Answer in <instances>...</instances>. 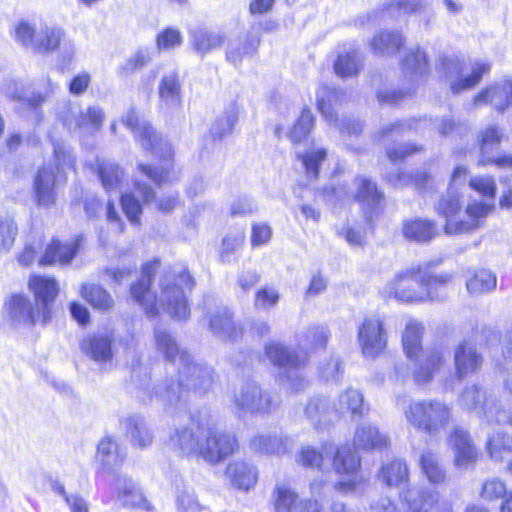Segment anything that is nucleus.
<instances>
[{"mask_svg": "<svg viewBox=\"0 0 512 512\" xmlns=\"http://www.w3.org/2000/svg\"><path fill=\"white\" fill-rule=\"evenodd\" d=\"M156 349L165 360L172 365H178V379L175 385L172 379L158 385L154 398L166 410L177 407L189 390L206 392L213 383L212 369L206 365L195 363L192 357L178 345L175 337L165 327L154 328Z\"/></svg>", "mask_w": 512, "mask_h": 512, "instance_id": "f257e3e1", "label": "nucleus"}, {"mask_svg": "<svg viewBox=\"0 0 512 512\" xmlns=\"http://www.w3.org/2000/svg\"><path fill=\"white\" fill-rule=\"evenodd\" d=\"M158 266V260L144 264L141 278L136 285L130 288V293L149 317L158 314L157 302H159L163 310L172 318L187 320L190 317V308L186 292L193 289L194 279L184 265H174L161 276L159 282L160 294L156 297L150 291V286Z\"/></svg>", "mask_w": 512, "mask_h": 512, "instance_id": "f03ea898", "label": "nucleus"}, {"mask_svg": "<svg viewBox=\"0 0 512 512\" xmlns=\"http://www.w3.org/2000/svg\"><path fill=\"white\" fill-rule=\"evenodd\" d=\"M449 273L433 274L418 265L397 273L383 288V294L400 302L413 303L438 300L437 290L452 281Z\"/></svg>", "mask_w": 512, "mask_h": 512, "instance_id": "7ed1b4c3", "label": "nucleus"}, {"mask_svg": "<svg viewBox=\"0 0 512 512\" xmlns=\"http://www.w3.org/2000/svg\"><path fill=\"white\" fill-rule=\"evenodd\" d=\"M75 157L64 143H53V159L41 166L33 179V198L40 207L54 206L58 189L67 182V169L75 166Z\"/></svg>", "mask_w": 512, "mask_h": 512, "instance_id": "20e7f679", "label": "nucleus"}, {"mask_svg": "<svg viewBox=\"0 0 512 512\" xmlns=\"http://www.w3.org/2000/svg\"><path fill=\"white\" fill-rule=\"evenodd\" d=\"M14 39L24 47L41 55H49L61 48L64 60H71L75 51L73 40L66 39L64 29L54 23L41 21L38 25L20 21L14 28Z\"/></svg>", "mask_w": 512, "mask_h": 512, "instance_id": "39448f33", "label": "nucleus"}, {"mask_svg": "<svg viewBox=\"0 0 512 512\" xmlns=\"http://www.w3.org/2000/svg\"><path fill=\"white\" fill-rule=\"evenodd\" d=\"M300 461L304 466L320 469L331 464L337 474L348 477L346 481H339L336 488L345 493L355 489L360 458L348 445L338 447L334 443H325L321 451L307 446L300 452Z\"/></svg>", "mask_w": 512, "mask_h": 512, "instance_id": "423d86ee", "label": "nucleus"}, {"mask_svg": "<svg viewBox=\"0 0 512 512\" xmlns=\"http://www.w3.org/2000/svg\"><path fill=\"white\" fill-rule=\"evenodd\" d=\"M132 125L133 118L130 115V128H132L136 142L143 150L151 152L152 155L165 161V166L161 168L140 164L138 170L159 186L175 179L178 173L171 161L174 154L172 145L148 121L136 119L135 126L132 127Z\"/></svg>", "mask_w": 512, "mask_h": 512, "instance_id": "0eeeda50", "label": "nucleus"}, {"mask_svg": "<svg viewBox=\"0 0 512 512\" xmlns=\"http://www.w3.org/2000/svg\"><path fill=\"white\" fill-rule=\"evenodd\" d=\"M494 205L478 200L469 201L465 208V219L458 220L461 211V195L449 186L436 206L437 213L446 218L445 233L448 235L468 233L483 226L484 219L494 210Z\"/></svg>", "mask_w": 512, "mask_h": 512, "instance_id": "6e6552de", "label": "nucleus"}, {"mask_svg": "<svg viewBox=\"0 0 512 512\" xmlns=\"http://www.w3.org/2000/svg\"><path fill=\"white\" fill-rule=\"evenodd\" d=\"M423 325L416 321L407 322L402 335V345L406 356L415 362L413 377L417 384L429 383L444 363V353L441 347L423 350Z\"/></svg>", "mask_w": 512, "mask_h": 512, "instance_id": "1a4fd4ad", "label": "nucleus"}, {"mask_svg": "<svg viewBox=\"0 0 512 512\" xmlns=\"http://www.w3.org/2000/svg\"><path fill=\"white\" fill-rule=\"evenodd\" d=\"M326 200L331 204L344 202L353 198L361 206L364 220L371 225L382 211L384 194L380 192L374 181L366 177H356L353 188L349 191L346 186L339 185L325 190Z\"/></svg>", "mask_w": 512, "mask_h": 512, "instance_id": "9d476101", "label": "nucleus"}, {"mask_svg": "<svg viewBox=\"0 0 512 512\" xmlns=\"http://www.w3.org/2000/svg\"><path fill=\"white\" fill-rule=\"evenodd\" d=\"M406 421L429 435L437 437L451 420L450 407L439 400L411 401L404 409Z\"/></svg>", "mask_w": 512, "mask_h": 512, "instance_id": "9b49d317", "label": "nucleus"}, {"mask_svg": "<svg viewBox=\"0 0 512 512\" xmlns=\"http://www.w3.org/2000/svg\"><path fill=\"white\" fill-rule=\"evenodd\" d=\"M265 354L273 365L279 368L282 381L291 392L298 393L305 389L308 382L302 375L301 368L306 364V355H300L275 342L265 346Z\"/></svg>", "mask_w": 512, "mask_h": 512, "instance_id": "f8f14e48", "label": "nucleus"}, {"mask_svg": "<svg viewBox=\"0 0 512 512\" xmlns=\"http://www.w3.org/2000/svg\"><path fill=\"white\" fill-rule=\"evenodd\" d=\"M233 404L239 416L244 414L270 415L281 404L278 393L262 390L255 381L244 382L233 396Z\"/></svg>", "mask_w": 512, "mask_h": 512, "instance_id": "ddd939ff", "label": "nucleus"}, {"mask_svg": "<svg viewBox=\"0 0 512 512\" xmlns=\"http://www.w3.org/2000/svg\"><path fill=\"white\" fill-rule=\"evenodd\" d=\"M463 408L477 415L488 424H500L506 417V409L492 394H487L477 385L467 386L459 398Z\"/></svg>", "mask_w": 512, "mask_h": 512, "instance_id": "4468645a", "label": "nucleus"}, {"mask_svg": "<svg viewBox=\"0 0 512 512\" xmlns=\"http://www.w3.org/2000/svg\"><path fill=\"white\" fill-rule=\"evenodd\" d=\"M199 431L203 437L200 456L209 463L217 464L225 460L238 448L236 437L221 430L214 422L207 421Z\"/></svg>", "mask_w": 512, "mask_h": 512, "instance_id": "2eb2a0df", "label": "nucleus"}, {"mask_svg": "<svg viewBox=\"0 0 512 512\" xmlns=\"http://www.w3.org/2000/svg\"><path fill=\"white\" fill-rule=\"evenodd\" d=\"M97 461L101 465V471L111 478V484L118 493V501L121 505L127 504V491L125 480H120V470L125 459L121 453L119 443L112 437L101 439L97 447Z\"/></svg>", "mask_w": 512, "mask_h": 512, "instance_id": "dca6fc26", "label": "nucleus"}, {"mask_svg": "<svg viewBox=\"0 0 512 512\" xmlns=\"http://www.w3.org/2000/svg\"><path fill=\"white\" fill-rule=\"evenodd\" d=\"M59 120L71 133L84 135L98 132L105 119V113L99 106H89L85 110L67 103L58 114Z\"/></svg>", "mask_w": 512, "mask_h": 512, "instance_id": "f3484780", "label": "nucleus"}, {"mask_svg": "<svg viewBox=\"0 0 512 512\" xmlns=\"http://www.w3.org/2000/svg\"><path fill=\"white\" fill-rule=\"evenodd\" d=\"M346 99V93L328 85H321L316 93L317 107L329 123L337 124L343 135H357L361 133L363 125L360 121L350 118L341 119L339 124L334 109Z\"/></svg>", "mask_w": 512, "mask_h": 512, "instance_id": "a211bd4d", "label": "nucleus"}, {"mask_svg": "<svg viewBox=\"0 0 512 512\" xmlns=\"http://www.w3.org/2000/svg\"><path fill=\"white\" fill-rule=\"evenodd\" d=\"M435 500V495L422 491L418 486L410 487L400 493L401 511L397 504L387 496H380L370 504V512H427L425 507Z\"/></svg>", "mask_w": 512, "mask_h": 512, "instance_id": "6ab92c4d", "label": "nucleus"}, {"mask_svg": "<svg viewBox=\"0 0 512 512\" xmlns=\"http://www.w3.org/2000/svg\"><path fill=\"white\" fill-rule=\"evenodd\" d=\"M272 26L270 22L254 24L246 33L229 39L225 50L226 60L238 67L244 59L253 57L261 43V31L270 30Z\"/></svg>", "mask_w": 512, "mask_h": 512, "instance_id": "aec40b11", "label": "nucleus"}, {"mask_svg": "<svg viewBox=\"0 0 512 512\" xmlns=\"http://www.w3.org/2000/svg\"><path fill=\"white\" fill-rule=\"evenodd\" d=\"M441 66L447 80L450 82V89L455 94L476 86L482 76L489 73L491 69L488 62L478 61L473 65L471 74L460 77L461 65L456 57H442Z\"/></svg>", "mask_w": 512, "mask_h": 512, "instance_id": "412c9836", "label": "nucleus"}, {"mask_svg": "<svg viewBox=\"0 0 512 512\" xmlns=\"http://www.w3.org/2000/svg\"><path fill=\"white\" fill-rule=\"evenodd\" d=\"M358 340L365 356L374 357L382 352L387 345L383 318L379 315L365 317L358 329Z\"/></svg>", "mask_w": 512, "mask_h": 512, "instance_id": "4be33fe9", "label": "nucleus"}, {"mask_svg": "<svg viewBox=\"0 0 512 512\" xmlns=\"http://www.w3.org/2000/svg\"><path fill=\"white\" fill-rule=\"evenodd\" d=\"M47 83L48 87L43 94L38 92L27 95L23 83L12 79H5L0 84V93L22 105H26L28 108L37 110L58 89V84L51 79H48Z\"/></svg>", "mask_w": 512, "mask_h": 512, "instance_id": "5701e85b", "label": "nucleus"}, {"mask_svg": "<svg viewBox=\"0 0 512 512\" xmlns=\"http://www.w3.org/2000/svg\"><path fill=\"white\" fill-rule=\"evenodd\" d=\"M28 286L40 309L42 324H46L51 319L50 305L57 296L58 283L53 277L33 275L29 279Z\"/></svg>", "mask_w": 512, "mask_h": 512, "instance_id": "b1692460", "label": "nucleus"}, {"mask_svg": "<svg viewBox=\"0 0 512 512\" xmlns=\"http://www.w3.org/2000/svg\"><path fill=\"white\" fill-rule=\"evenodd\" d=\"M454 452V463L460 469H468L478 459V451L467 431L456 427L449 437Z\"/></svg>", "mask_w": 512, "mask_h": 512, "instance_id": "393cba45", "label": "nucleus"}, {"mask_svg": "<svg viewBox=\"0 0 512 512\" xmlns=\"http://www.w3.org/2000/svg\"><path fill=\"white\" fill-rule=\"evenodd\" d=\"M201 427H205V423H198L195 429L192 427L176 428L169 437V445L182 455L200 456L203 439L199 431Z\"/></svg>", "mask_w": 512, "mask_h": 512, "instance_id": "a878e982", "label": "nucleus"}, {"mask_svg": "<svg viewBox=\"0 0 512 512\" xmlns=\"http://www.w3.org/2000/svg\"><path fill=\"white\" fill-rule=\"evenodd\" d=\"M112 333H94L85 336L80 342V350L91 360L106 364L113 358Z\"/></svg>", "mask_w": 512, "mask_h": 512, "instance_id": "bb28decb", "label": "nucleus"}, {"mask_svg": "<svg viewBox=\"0 0 512 512\" xmlns=\"http://www.w3.org/2000/svg\"><path fill=\"white\" fill-rule=\"evenodd\" d=\"M209 328L222 341H236L242 336V329L233 320V315L227 307L217 306L209 313Z\"/></svg>", "mask_w": 512, "mask_h": 512, "instance_id": "cd10ccee", "label": "nucleus"}, {"mask_svg": "<svg viewBox=\"0 0 512 512\" xmlns=\"http://www.w3.org/2000/svg\"><path fill=\"white\" fill-rule=\"evenodd\" d=\"M81 242V236H77L65 242L53 240L47 246L43 256L39 259V265H69L78 253Z\"/></svg>", "mask_w": 512, "mask_h": 512, "instance_id": "c85d7f7f", "label": "nucleus"}, {"mask_svg": "<svg viewBox=\"0 0 512 512\" xmlns=\"http://www.w3.org/2000/svg\"><path fill=\"white\" fill-rule=\"evenodd\" d=\"M293 446L292 439L285 434L257 433L251 437L249 448L258 454L281 456Z\"/></svg>", "mask_w": 512, "mask_h": 512, "instance_id": "c756f323", "label": "nucleus"}, {"mask_svg": "<svg viewBox=\"0 0 512 512\" xmlns=\"http://www.w3.org/2000/svg\"><path fill=\"white\" fill-rule=\"evenodd\" d=\"M482 365V356L471 341L460 342L454 350L455 374L458 379L475 373Z\"/></svg>", "mask_w": 512, "mask_h": 512, "instance_id": "7c9ffc66", "label": "nucleus"}, {"mask_svg": "<svg viewBox=\"0 0 512 512\" xmlns=\"http://www.w3.org/2000/svg\"><path fill=\"white\" fill-rule=\"evenodd\" d=\"M491 104L494 108L503 112L512 105V81L504 80L493 86L487 87L474 97V105Z\"/></svg>", "mask_w": 512, "mask_h": 512, "instance_id": "2f4dec72", "label": "nucleus"}, {"mask_svg": "<svg viewBox=\"0 0 512 512\" xmlns=\"http://www.w3.org/2000/svg\"><path fill=\"white\" fill-rule=\"evenodd\" d=\"M9 310V318L18 324L35 325L42 323L40 309L33 307L31 301L22 295H13L6 303Z\"/></svg>", "mask_w": 512, "mask_h": 512, "instance_id": "473e14b6", "label": "nucleus"}, {"mask_svg": "<svg viewBox=\"0 0 512 512\" xmlns=\"http://www.w3.org/2000/svg\"><path fill=\"white\" fill-rule=\"evenodd\" d=\"M402 234L408 241L427 243L433 240L439 234V231L433 220L411 218L403 222Z\"/></svg>", "mask_w": 512, "mask_h": 512, "instance_id": "72a5a7b5", "label": "nucleus"}, {"mask_svg": "<svg viewBox=\"0 0 512 512\" xmlns=\"http://www.w3.org/2000/svg\"><path fill=\"white\" fill-rule=\"evenodd\" d=\"M160 106L166 109H175L182 102V86L178 73L175 71L162 76L158 86Z\"/></svg>", "mask_w": 512, "mask_h": 512, "instance_id": "f704fd0d", "label": "nucleus"}, {"mask_svg": "<svg viewBox=\"0 0 512 512\" xmlns=\"http://www.w3.org/2000/svg\"><path fill=\"white\" fill-rule=\"evenodd\" d=\"M226 476L231 484L239 490L248 491L254 487L258 479V471L248 462L237 460L226 468Z\"/></svg>", "mask_w": 512, "mask_h": 512, "instance_id": "c9c22d12", "label": "nucleus"}, {"mask_svg": "<svg viewBox=\"0 0 512 512\" xmlns=\"http://www.w3.org/2000/svg\"><path fill=\"white\" fill-rule=\"evenodd\" d=\"M387 442V436L369 423L357 426L353 438L354 447L365 451L380 450L386 447Z\"/></svg>", "mask_w": 512, "mask_h": 512, "instance_id": "e433bc0d", "label": "nucleus"}, {"mask_svg": "<svg viewBox=\"0 0 512 512\" xmlns=\"http://www.w3.org/2000/svg\"><path fill=\"white\" fill-rule=\"evenodd\" d=\"M303 499V497H300L294 489L285 483L276 484L271 494L274 512H295Z\"/></svg>", "mask_w": 512, "mask_h": 512, "instance_id": "4c0bfd02", "label": "nucleus"}, {"mask_svg": "<svg viewBox=\"0 0 512 512\" xmlns=\"http://www.w3.org/2000/svg\"><path fill=\"white\" fill-rule=\"evenodd\" d=\"M466 289L471 295L489 293L496 288V275L490 270L474 269L466 274Z\"/></svg>", "mask_w": 512, "mask_h": 512, "instance_id": "58836bf2", "label": "nucleus"}, {"mask_svg": "<svg viewBox=\"0 0 512 512\" xmlns=\"http://www.w3.org/2000/svg\"><path fill=\"white\" fill-rule=\"evenodd\" d=\"M225 34L198 28L191 31V45L198 54L205 55L219 48L225 41Z\"/></svg>", "mask_w": 512, "mask_h": 512, "instance_id": "ea45409f", "label": "nucleus"}, {"mask_svg": "<svg viewBox=\"0 0 512 512\" xmlns=\"http://www.w3.org/2000/svg\"><path fill=\"white\" fill-rule=\"evenodd\" d=\"M332 413L328 399L322 396L311 398L305 407V416L316 429L325 428L331 421Z\"/></svg>", "mask_w": 512, "mask_h": 512, "instance_id": "a19ab883", "label": "nucleus"}, {"mask_svg": "<svg viewBox=\"0 0 512 512\" xmlns=\"http://www.w3.org/2000/svg\"><path fill=\"white\" fill-rule=\"evenodd\" d=\"M363 65L359 51L353 48L343 49L334 62V71L341 78L356 76Z\"/></svg>", "mask_w": 512, "mask_h": 512, "instance_id": "79ce46f5", "label": "nucleus"}, {"mask_svg": "<svg viewBox=\"0 0 512 512\" xmlns=\"http://www.w3.org/2000/svg\"><path fill=\"white\" fill-rule=\"evenodd\" d=\"M379 479L388 487H400L409 480L407 464L399 459L392 460L382 466Z\"/></svg>", "mask_w": 512, "mask_h": 512, "instance_id": "37998d69", "label": "nucleus"}, {"mask_svg": "<svg viewBox=\"0 0 512 512\" xmlns=\"http://www.w3.org/2000/svg\"><path fill=\"white\" fill-rule=\"evenodd\" d=\"M404 44V38L399 31H383L376 34L371 43V49L378 55H394Z\"/></svg>", "mask_w": 512, "mask_h": 512, "instance_id": "c03bdc74", "label": "nucleus"}, {"mask_svg": "<svg viewBox=\"0 0 512 512\" xmlns=\"http://www.w3.org/2000/svg\"><path fill=\"white\" fill-rule=\"evenodd\" d=\"M402 70L411 81L425 76L429 72L426 53L419 48L411 49L402 61Z\"/></svg>", "mask_w": 512, "mask_h": 512, "instance_id": "a18cd8bd", "label": "nucleus"}, {"mask_svg": "<svg viewBox=\"0 0 512 512\" xmlns=\"http://www.w3.org/2000/svg\"><path fill=\"white\" fill-rule=\"evenodd\" d=\"M238 111V105L232 102L225 108L223 114L217 117L210 129V134L214 139H222L232 133L238 120Z\"/></svg>", "mask_w": 512, "mask_h": 512, "instance_id": "49530a36", "label": "nucleus"}, {"mask_svg": "<svg viewBox=\"0 0 512 512\" xmlns=\"http://www.w3.org/2000/svg\"><path fill=\"white\" fill-rule=\"evenodd\" d=\"M330 333L325 326L309 327L298 340V346L301 350L314 351L323 349L329 339Z\"/></svg>", "mask_w": 512, "mask_h": 512, "instance_id": "de8ad7c7", "label": "nucleus"}, {"mask_svg": "<svg viewBox=\"0 0 512 512\" xmlns=\"http://www.w3.org/2000/svg\"><path fill=\"white\" fill-rule=\"evenodd\" d=\"M82 297L95 309L106 311L113 307L114 300L111 295L96 284H85L81 288Z\"/></svg>", "mask_w": 512, "mask_h": 512, "instance_id": "09e8293b", "label": "nucleus"}, {"mask_svg": "<svg viewBox=\"0 0 512 512\" xmlns=\"http://www.w3.org/2000/svg\"><path fill=\"white\" fill-rule=\"evenodd\" d=\"M487 449L491 459L503 461L506 456L512 454V435L500 431L490 434Z\"/></svg>", "mask_w": 512, "mask_h": 512, "instance_id": "8fccbe9b", "label": "nucleus"}, {"mask_svg": "<svg viewBox=\"0 0 512 512\" xmlns=\"http://www.w3.org/2000/svg\"><path fill=\"white\" fill-rule=\"evenodd\" d=\"M99 178L106 192L118 191L125 172L114 162H103L98 170Z\"/></svg>", "mask_w": 512, "mask_h": 512, "instance_id": "3c124183", "label": "nucleus"}, {"mask_svg": "<svg viewBox=\"0 0 512 512\" xmlns=\"http://www.w3.org/2000/svg\"><path fill=\"white\" fill-rule=\"evenodd\" d=\"M153 442V433L147 422L141 417L130 420V445L146 448Z\"/></svg>", "mask_w": 512, "mask_h": 512, "instance_id": "603ef678", "label": "nucleus"}, {"mask_svg": "<svg viewBox=\"0 0 512 512\" xmlns=\"http://www.w3.org/2000/svg\"><path fill=\"white\" fill-rule=\"evenodd\" d=\"M338 409L349 411L353 416L362 417L368 409L363 404V395L356 389L348 388L339 396Z\"/></svg>", "mask_w": 512, "mask_h": 512, "instance_id": "864d4df0", "label": "nucleus"}, {"mask_svg": "<svg viewBox=\"0 0 512 512\" xmlns=\"http://www.w3.org/2000/svg\"><path fill=\"white\" fill-rule=\"evenodd\" d=\"M420 467L422 472L433 484H441L446 479V472L440 466L437 456L431 451H425L420 457Z\"/></svg>", "mask_w": 512, "mask_h": 512, "instance_id": "5fc2aeb1", "label": "nucleus"}, {"mask_svg": "<svg viewBox=\"0 0 512 512\" xmlns=\"http://www.w3.org/2000/svg\"><path fill=\"white\" fill-rule=\"evenodd\" d=\"M137 197H141L145 202H150L155 198V192L150 186L135 181V194L130 193V224L138 222V216L142 213V207Z\"/></svg>", "mask_w": 512, "mask_h": 512, "instance_id": "6e6d98bb", "label": "nucleus"}, {"mask_svg": "<svg viewBox=\"0 0 512 512\" xmlns=\"http://www.w3.org/2000/svg\"><path fill=\"white\" fill-rule=\"evenodd\" d=\"M326 156L327 152L324 148L311 149L304 154L297 153V158L302 162L309 179H317L319 167Z\"/></svg>", "mask_w": 512, "mask_h": 512, "instance_id": "4d7b16f0", "label": "nucleus"}, {"mask_svg": "<svg viewBox=\"0 0 512 512\" xmlns=\"http://www.w3.org/2000/svg\"><path fill=\"white\" fill-rule=\"evenodd\" d=\"M388 180L395 187L414 185L419 190L427 188L428 185L432 182L431 176L428 175L425 171H419L415 175L400 172L390 175Z\"/></svg>", "mask_w": 512, "mask_h": 512, "instance_id": "13d9d810", "label": "nucleus"}, {"mask_svg": "<svg viewBox=\"0 0 512 512\" xmlns=\"http://www.w3.org/2000/svg\"><path fill=\"white\" fill-rule=\"evenodd\" d=\"M313 124L314 118L311 111L309 109H304L293 128L287 134L288 138L293 143L302 142L308 136Z\"/></svg>", "mask_w": 512, "mask_h": 512, "instance_id": "bf43d9fd", "label": "nucleus"}, {"mask_svg": "<svg viewBox=\"0 0 512 512\" xmlns=\"http://www.w3.org/2000/svg\"><path fill=\"white\" fill-rule=\"evenodd\" d=\"M18 227L10 216H0V252H8L12 248Z\"/></svg>", "mask_w": 512, "mask_h": 512, "instance_id": "052dcab7", "label": "nucleus"}, {"mask_svg": "<svg viewBox=\"0 0 512 512\" xmlns=\"http://www.w3.org/2000/svg\"><path fill=\"white\" fill-rule=\"evenodd\" d=\"M280 300L277 289L269 286L259 288L254 297V308L261 311H269L275 308Z\"/></svg>", "mask_w": 512, "mask_h": 512, "instance_id": "680f3d73", "label": "nucleus"}, {"mask_svg": "<svg viewBox=\"0 0 512 512\" xmlns=\"http://www.w3.org/2000/svg\"><path fill=\"white\" fill-rule=\"evenodd\" d=\"M505 134L498 126L492 125L484 129L480 133V151L481 159L487 157L489 150L497 148Z\"/></svg>", "mask_w": 512, "mask_h": 512, "instance_id": "e2e57ef3", "label": "nucleus"}, {"mask_svg": "<svg viewBox=\"0 0 512 512\" xmlns=\"http://www.w3.org/2000/svg\"><path fill=\"white\" fill-rule=\"evenodd\" d=\"M176 504L178 512H200L201 506L190 486H182L178 489L176 495Z\"/></svg>", "mask_w": 512, "mask_h": 512, "instance_id": "0e129e2a", "label": "nucleus"}, {"mask_svg": "<svg viewBox=\"0 0 512 512\" xmlns=\"http://www.w3.org/2000/svg\"><path fill=\"white\" fill-rule=\"evenodd\" d=\"M120 212L128 217V200L126 195L121 192L119 201L116 203L112 200L108 201L107 204V220L111 224H115L120 232L124 231V224L120 218Z\"/></svg>", "mask_w": 512, "mask_h": 512, "instance_id": "69168bd1", "label": "nucleus"}, {"mask_svg": "<svg viewBox=\"0 0 512 512\" xmlns=\"http://www.w3.org/2000/svg\"><path fill=\"white\" fill-rule=\"evenodd\" d=\"M469 186L471 189L475 190L482 196L486 197L487 200L485 202L491 203L494 205V197L496 194V183L493 177L491 176H475L472 177L469 181Z\"/></svg>", "mask_w": 512, "mask_h": 512, "instance_id": "338daca9", "label": "nucleus"}, {"mask_svg": "<svg viewBox=\"0 0 512 512\" xmlns=\"http://www.w3.org/2000/svg\"><path fill=\"white\" fill-rule=\"evenodd\" d=\"M509 492L507 491L505 483L499 478H491L483 483L481 490V498L485 501H494L507 497Z\"/></svg>", "mask_w": 512, "mask_h": 512, "instance_id": "774afa93", "label": "nucleus"}]
</instances>
